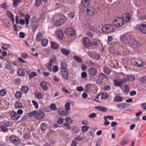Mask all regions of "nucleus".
<instances>
[{
	"label": "nucleus",
	"mask_w": 146,
	"mask_h": 146,
	"mask_svg": "<svg viewBox=\"0 0 146 146\" xmlns=\"http://www.w3.org/2000/svg\"><path fill=\"white\" fill-rule=\"evenodd\" d=\"M102 30L104 33L108 34L113 32L114 31V28L112 25L106 24L103 27Z\"/></svg>",
	"instance_id": "1"
},
{
	"label": "nucleus",
	"mask_w": 146,
	"mask_h": 146,
	"mask_svg": "<svg viewBox=\"0 0 146 146\" xmlns=\"http://www.w3.org/2000/svg\"><path fill=\"white\" fill-rule=\"evenodd\" d=\"M132 36L128 34L123 35L121 36L120 40L125 44L129 43Z\"/></svg>",
	"instance_id": "2"
},
{
	"label": "nucleus",
	"mask_w": 146,
	"mask_h": 146,
	"mask_svg": "<svg viewBox=\"0 0 146 146\" xmlns=\"http://www.w3.org/2000/svg\"><path fill=\"white\" fill-rule=\"evenodd\" d=\"M10 140L14 145L17 146L19 145L21 142L18 137L14 135L10 136Z\"/></svg>",
	"instance_id": "3"
},
{
	"label": "nucleus",
	"mask_w": 146,
	"mask_h": 146,
	"mask_svg": "<svg viewBox=\"0 0 146 146\" xmlns=\"http://www.w3.org/2000/svg\"><path fill=\"white\" fill-rule=\"evenodd\" d=\"M123 22L121 18L117 17L113 21V25L116 27H119L122 26L123 24Z\"/></svg>",
	"instance_id": "4"
},
{
	"label": "nucleus",
	"mask_w": 146,
	"mask_h": 146,
	"mask_svg": "<svg viewBox=\"0 0 146 146\" xmlns=\"http://www.w3.org/2000/svg\"><path fill=\"white\" fill-rule=\"evenodd\" d=\"M131 62L132 64L137 67H141L143 65V62L139 59H133L131 60Z\"/></svg>",
	"instance_id": "5"
},
{
	"label": "nucleus",
	"mask_w": 146,
	"mask_h": 146,
	"mask_svg": "<svg viewBox=\"0 0 146 146\" xmlns=\"http://www.w3.org/2000/svg\"><path fill=\"white\" fill-rule=\"evenodd\" d=\"M129 44L131 46L134 48H137L141 45L140 43L136 41L134 38L132 37Z\"/></svg>",
	"instance_id": "6"
},
{
	"label": "nucleus",
	"mask_w": 146,
	"mask_h": 146,
	"mask_svg": "<svg viewBox=\"0 0 146 146\" xmlns=\"http://www.w3.org/2000/svg\"><path fill=\"white\" fill-rule=\"evenodd\" d=\"M45 113L43 111H38L37 110L36 116L35 118L37 120H39L43 119L44 117Z\"/></svg>",
	"instance_id": "7"
},
{
	"label": "nucleus",
	"mask_w": 146,
	"mask_h": 146,
	"mask_svg": "<svg viewBox=\"0 0 146 146\" xmlns=\"http://www.w3.org/2000/svg\"><path fill=\"white\" fill-rule=\"evenodd\" d=\"M60 73L62 77L66 80L68 78V70L67 68H60Z\"/></svg>",
	"instance_id": "8"
},
{
	"label": "nucleus",
	"mask_w": 146,
	"mask_h": 146,
	"mask_svg": "<svg viewBox=\"0 0 146 146\" xmlns=\"http://www.w3.org/2000/svg\"><path fill=\"white\" fill-rule=\"evenodd\" d=\"M131 16L128 13L124 14L122 15L121 18L124 22H129L131 19Z\"/></svg>",
	"instance_id": "9"
},
{
	"label": "nucleus",
	"mask_w": 146,
	"mask_h": 146,
	"mask_svg": "<svg viewBox=\"0 0 146 146\" xmlns=\"http://www.w3.org/2000/svg\"><path fill=\"white\" fill-rule=\"evenodd\" d=\"M82 42L85 47H88L90 46L91 42L88 38L86 37L82 38Z\"/></svg>",
	"instance_id": "10"
},
{
	"label": "nucleus",
	"mask_w": 146,
	"mask_h": 146,
	"mask_svg": "<svg viewBox=\"0 0 146 146\" xmlns=\"http://www.w3.org/2000/svg\"><path fill=\"white\" fill-rule=\"evenodd\" d=\"M65 33L68 35L72 36L75 34V30L72 28H68L65 31Z\"/></svg>",
	"instance_id": "11"
},
{
	"label": "nucleus",
	"mask_w": 146,
	"mask_h": 146,
	"mask_svg": "<svg viewBox=\"0 0 146 146\" xmlns=\"http://www.w3.org/2000/svg\"><path fill=\"white\" fill-rule=\"evenodd\" d=\"M83 26L85 29L88 30L93 31L94 30V27L89 22H86L84 23Z\"/></svg>",
	"instance_id": "12"
},
{
	"label": "nucleus",
	"mask_w": 146,
	"mask_h": 146,
	"mask_svg": "<svg viewBox=\"0 0 146 146\" xmlns=\"http://www.w3.org/2000/svg\"><path fill=\"white\" fill-rule=\"evenodd\" d=\"M86 11L87 13L90 16H94L96 13L95 9L93 7L88 8Z\"/></svg>",
	"instance_id": "13"
},
{
	"label": "nucleus",
	"mask_w": 146,
	"mask_h": 146,
	"mask_svg": "<svg viewBox=\"0 0 146 146\" xmlns=\"http://www.w3.org/2000/svg\"><path fill=\"white\" fill-rule=\"evenodd\" d=\"M125 80H124V79L122 80L120 79H117L113 80V83L114 85L116 86H120L123 82H125Z\"/></svg>",
	"instance_id": "14"
},
{
	"label": "nucleus",
	"mask_w": 146,
	"mask_h": 146,
	"mask_svg": "<svg viewBox=\"0 0 146 146\" xmlns=\"http://www.w3.org/2000/svg\"><path fill=\"white\" fill-rule=\"evenodd\" d=\"M20 116V115H18L15 111H13L10 113L11 118L13 120H17L19 118Z\"/></svg>",
	"instance_id": "15"
},
{
	"label": "nucleus",
	"mask_w": 146,
	"mask_h": 146,
	"mask_svg": "<svg viewBox=\"0 0 146 146\" xmlns=\"http://www.w3.org/2000/svg\"><path fill=\"white\" fill-rule=\"evenodd\" d=\"M88 74L92 76H96L98 73L97 70L94 67H91L88 70Z\"/></svg>",
	"instance_id": "16"
},
{
	"label": "nucleus",
	"mask_w": 146,
	"mask_h": 146,
	"mask_svg": "<svg viewBox=\"0 0 146 146\" xmlns=\"http://www.w3.org/2000/svg\"><path fill=\"white\" fill-rule=\"evenodd\" d=\"M6 14L8 17L11 20L12 23L14 22V16L12 13L9 11H7L6 12Z\"/></svg>",
	"instance_id": "17"
},
{
	"label": "nucleus",
	"mask_w": 146,
	"mask_h": 146,
	"mask_svg": "<svg viewBox=\"0 0 146 146\" xmlns=\"http://www.w3.org/2000/svg\"><path fill=\"white\" fill-rule=\"evenodd\" d=\"M12 64L8 61L5 63L4 65V68L7 70H10L12 68Z\"/></svg>",
	"instance_id": "18"
},
{
	"label": "nucleus",
	"mask_w": 146,
	"mask_h": 146,
	"mask_svg": "<svg viewBox=\"0 0 146 146\" xmlns=\"http://www.w3.org/2000/svg\"><path fill=\"white\" fill-rule=\"evenodd\" d=\"M130 141L129 138L128 137L124 138L122 140L120 144L123 146L127 144Z\"/></svg>",
	"instance_id": "19"
},
{
	"label": "nucleus",
	"mask_w": 146,
	"mask_h": 146,
	"mask_svg": "<svg viewBox=\"0 0 146 146\" xmlns=\"http://www.w3.org/2000/svg\"><path fill=\"white\" fill-rule=\"evenodd\" d=\"M56 35L60 39H62L63 36V33L62 31L60 29H58L56 31Z\"/></svg>",
	"instance_id": "20"
},
{
	"label": "nucleus",
	"mask_w": 146,
	"mask_h": 146,
	"mask_svg": "<svg viewBox=\"0 0 146 146\" xmlns=\"http://www.w3.org/2000/svg\"><path fill=\"white\" fill-rule=\"evenodd\" d=\"M95 109L103 112H106L108 111V109L107 108L102 106L96 107Z\"/></svg>",
	"instance_id": "21"
},
{
	"label": "nucleus",
	"mask_w": 146,
	"mask_h": 146,
	"mask_svg": "<svg viewBox=\"0 0 146 146\" xmlns=\"http://www.w3.org/2000/svg\"><path fill=\"white\" fill-rule=\"evenodd\" d=\"M135 79V76L132 75H129L126 76V79H124L125 80V81H133Z\"/></svg>",
	"instance_id": "22"
},
{
	"label": "nucleus",
	"mask_w": 146,
	"mask_h": 146,
	"mask_svg": "<svg viewBox=\"0 0 146 146\" xmlns=\"http://www.w3.org/2000/svg\"><path fill=\"white\" fill-rule=\"evenodd\" d=\"M141 33L143 34H146V25L142 24L139 27Z\"/></svg>",
	"instance_id": "23"
},
{
	"label": "nucleus",
	"mask_w": 146,
	"mask_h": 146,
	"mask_svg": "<svg viewBox=\"0 0 146 146\" xmlns=\"http://www.w3.org/2000/svg\"><path fill=\"white\" fill-rule=\"evenodd\" d=\"M61 51L63 54L66 56L68 55L70 52V50L66 48H62L61 50Z\"/></svg>",
	"instance_id": "24"
},
{
	"label": "nucleus",
	"mask_w": 146,
	"mask_h": 146,
	"mask_svg": "<svg viewBox=\"0 0 146 146\" xmlns=\"http://www.w3.org/2000/svg\"><path fill=\"white\" fill-rule=\"evenodd\" d=\"M42 38V33L40 32H39L36 35V41H40Z\"/></svg>",
	"instance_id": "25"
},
{
	"label": "nucleus",
	"mask_w": 146,
	"mask_h": 146,
	"mask_svg": "<svg viewBox=\"0 0 146 146\" xmlns=\"http://www.w3.org/2000/svg\"><path fill=\"white\" fill-rule=\"evenodd\" d=\"M3 25L6 28H8L10 26V24L8 20L7 19H4L3 20Z\"/></svg>",
	"instance_id": "26"
},
{
	"label": "nucleus",
	"mask_w": 146,
	"mask_h": 146,
	"mask_svg": "<svg viewBox=\"0 0 146 146\" xmlns=\"http://www.w3.org/2000/svg\"><path fill=\"white\" fill-rule=\"evenodd\" d=\"M40 84L41 87L44 90H46L48 88L47 84L45 82L42 81L40 83Z\"/></svg>",
	"instance_id": "27"
},
{
	"label": "nucleus",
	"mask_w": 146,
	"mask_h": 146,
	"mask_svg": "<svg viewBox=\"0 0 146 146\" xmlns=\"http://www.w3.org/2000/svg\"><path fill=\"white\" fill-rule=\"evenodd\" d=\"M47 124L45 123H42L40 125L41 129L42 131H45L47 128Z\"/></svg>",
	"instance_id": "28"
},
{
	"label": "nucleus",
	"mask_w": 146,
	"mask_h": 146,
	"mask_svg": "<svg viewBox=\"0 0 146 146\" xmlns=\"http://www.w3.org/2000/svg\"><path fill=\"white\" fill-rule=\"evenodd\" d=\"M51 48L55 49H57L59 47L58 44L54 42H51Z\"/></svg>",
	"instance_id": "29"
},
{
	"label": "nucleus",
	"mask_w": 146,
	"mask_h": 146,
	"mask_svg": "<svg viewBox=\"0 0 146 146\" xmlns=\"http://www.w3.org/2000/svg\"><path fill=\"white\" fill-rule=\"evenodd\" d=\"M14 107L16 109L22 108L23 106L21 102H16L15 104Z\"/></svg>",
	"instance_id": "30"
},
{
	"label": "nucleus",
	"mask_w": 146,
	"mask_h": 146,
	"mask_svg": "<svg viewBox=\"0 0 146 146\" xmlns=\"http://www.w3.org/2000/svg\"><path fill=\"white\" fill-rule=\"evenodd\" d=\"M113 100L114 102H120L123 101V98L121 96H117L114 98Z\"/></svg>",
	"instance_id": "31"
},
{
	"label": "nucleus",
	"mask_w": 146,
	"mask_h": 146,
	"mask_svg": "<svg viewBox=\"0 0 146 146\" xmlns=\"http://www.w3.org/2000/svg\"><path fill=\"white\" fill-rule=\"evenodd\" d=\"M90 3L89 0H82V3L84 6L86 7H88Z\"/></svg>",
	"instance_id": "32"
},
{
	"label": "nucleus",
	"mask_w": 146,
	"mask_h": 146,
	"mask_svg": "<svg viewBox=\"0 0 146 146\" xmlns=\"http://www.w3.org/2000/svg\"><path fill=\"white\" fill-rule=\"evenodd\" d=\"M91 57L94 59L98 60L100 58V56L99 54H91Z\"/></svg>",
	"instance_id": "33"
},
{
	"label": "nucleus",
	"mask_w": 146,
	"mask_h": 146,
	"mask_svg": "<svg viewBox=\"0 0 146 146\" xmlns=\"http://www.w3.org/2000/svg\"><path fill=\"white\" fill-rule=\"evenodd\" d=\"M56 58L54 55L52 56L50 58V61L49 62L50 64L53 65L54 63L56 62Z\"/></svg>",
	"instance_id": "34"
},
{
	"label": "nucleus",
	"mask_w": 146,
	"mask_h": 146,
	"mask_svg": "<svg viewBox=\"0 0 146 146\" xmlns=\"http://www.w3.org/2000/svg\"><path fill=\"white\" fill-rule=\"evenodd\" d=\"M103 69L104 72L107 74H110L111 72V70L109 68L106 66L104 67Z\"/></svg>",
	"instance_id": "35"
},
{
	"label": "nucleus",
	"mask_w": 146,
	"mask_h": 146,
	"mask_svg": "<svg viewBox=\"0 0 146 146\" xmlns=\"http://www.w3.org/2000/svg\"><path fill=\"white\" fill-rule=\"evenodd\" d=\"M48 43L47 39H42L41 40V44L42 46H47Z\"/></svg>",
	"instance_id": "36"
},
{
	"label": "nucleus",
	"mask_w": 146,
	"mask_h": 146,
	"mask_svg": "<svg viewBox=\"0 0 146 146\" xmlns=\"http://www.w3.org/2000/svg\"><path fill=\"white\" fill-rule=\"evenodd\" d=\"M33 19H34V21L32 22L31 23V26H32L33 27L37 28L38 26H37V24L35 22V21H36V19L35 17H33Z\"/></svg>",
	"instance_id": "37"
},
{
	"label": "nucleus",
	"mask_w": 146,
	"mask_h": 146,
	"mask_svg": "<svg viewBox=\"0 0 146 146\" xmlns=\"http://www.w3.org/2000/svg\"><path fill=\"white\" fill-rule=\"evenodd\" d=\"M17 74L20 76H23L25 74L24 71L22 69H19L17 71Z\"/></svg>",
	"instance_id": "38"
},
{
	"label": "nucleus",
	"mask_w": 146,
	"mask_h": 146,
	"mask_svg": "<svg viewBox=\"0 0 146 146\" xmlns=\"http://www.w3.org/2000/svg\"><path fill=\"white\" fill-rule=\"evenodd\" d=\"M92 85L91 84H86L85 87V91H89L91 90Z\"/></svg>",
	"instance_id": "39"
},
{
	"label": "nucleus",
	"mask_w": 146,
	"mask_h": 146,
	"mask_svg": "<svg viewBox=\"0 0 146 146\" xmlns=\"http://www.w3.org/2000/svg\"><path fill=\"white\" fill-rule=\"evenodd\" d=\"M37 110H35L34 111H32L30 112L27 114L28 117H33L34 116H36V114Z\"/></svg>",
	"instance_id": "40"
},
{
	"label": "nucleus",
	"mask_w": 146,
	"mask_h": 146,
	"mask_svg": "<svg viewBox=\"0 0 146 146\" xmlns=\"http://www.w3.org/2000/svg\"><path fill=\"white\" fill-rule=\"evenodd\" d=\"M22 95V92H16L15 94V96L18 99H20Z\"/></svg>",
	"instance_id": "41"
},
{
	"label": "nucleus",
	"mask_w": 146,
	"mask_h": 146,
	"mask_svg": "<svg viewBox=\"0 0 146 146\" xmlns=\"http://www.w3.org/2000/svg\"><path fill=\"white\" fill-rule=\"evenodd\" d=\"M2 48L3 50H7L8 48L11 47V45L9 44H3Z\"/></svg>",
	"instance_id": "42"
},
{
	"label": "nucleus",
	"mask_w": 146,
	"mask_h": 146,
	"mask_svg": "<svg viewBox=\"0 0 146 146\" xmlns=\"http://www.w3.org/2000/svg\"><path fill=\"white\" fill-rule=\"evenodd\" d=\"M73 58L77 62L81 63L82 62V60L81 58L78 56H74Z\"/></svg>",
	"instance_id": "43"
},
{
	"label": "nucleus",
	"mask_w": 146,
	"mask_h": 146,
	"mask_svg": "<svg viewBox=\"0 0 146 146\" xmlns=\"http://www.w3.org/2000/svg\"><path fill=\"white\" fill-rule=\"evenodd\" d=\"M37 75L36 73L35 72H31L29 75V78L30 79H31L34 76H37Z\"/></svg>",
	"instance_id": "44"
},
{
	"label": "nucleus",
	"mask_w": 146,
	"mask_h": 146,
	"mask_svg": "<svg viewBox=\"0 0 146 146\" xmlns=\"http://www.w3.org/2000/svg\"><path fill=\"white\" fill-rule=\"evenodd\" d=\"M66 18L65 17H62L61 18L59 21L61 25H62L64 24L66 22Z\"/></svg>",
	"instance_id": "45"
},
{
	"label": "nucleus",
	"mask_w": 146,
	"mask_h": 146,
	"mask_svg": "<svg viewBox=\"0 0 146 146\" xmlns=\"http://www.w3.org/2000/svg\"><path fill=\"white\" fill-rule=\"evenodd\" d=\"M108 95V94L104 92H103L102 94V98L104 100L107 99Z\"/></svg>",
	"instance_id": "46"
},
{
	"label": "nucleus",
	"mask_w": 146,
	"mask_h": 146,
	"mask_svg": "<svg viewBox=\"0 0 146 146\" xmlns=\"http://www.w3.org/2000/svg\"><path fill=\"white\" fill-rule=\"evenodd\" d=\"M70 104L69 102L66 103L65 106V110L67 111H69L70 110Z\"/></svg>",
	"instance_id": "47"
},
{
	"label": "nucleus",
	"mask_w": 146,
	"mask_h": 146,
	"mask_svg": "<svg viewBox=\"0 0 146 146\" xmlns=\"http://www.w3.org/2000/svg\"><path fill=\"white\" fill-rule=\"evenodd\" d=\"M41 2V0H35V5L36 7H38L40 5Z\"/></svg>",
	"instance_id": "48"
},
{
	"label": "nucleus",
	"mask_w": 146,
	"mask_h": 146,
	"mask_svg": "<svg viewBox=\"0 0 146 146\" xmlns=\"http://www.w3.org/2000/svg\"><path fill=\"white\" fill-rule=\"evenodd\" d=\"M30 17V16L27 14H26V16L25 17V23L27 25L29 24V19Z\"/></svg>",
	"instance_id": "49"
},
{
	"label": "nucleus",
	"mask_w": 146,
	"mask_h": 146,
	"mask_svg": "<svg viewBox=\"0 0 146 146\" xmlns=\"http://www.w3.org/2000/svg\"><path fill=\"white\" fill-rule=\"evenodd\" d=\"M89 127L88 126L84 125L82 127V131L83 132H86L88 129Z\"/></svg>",
	"instance_id": "50"
},
{
	"label": "nucleus",
	"mask_w": 146,
	"mask_h": 146,
	"mask_svg": "<svg viewBox=\"0 0 146 146\" xmlns=\"http://www.w3.org/2000/svg\"><path fill=\"white\" fill-rule=\"evenodd\" d=\"M60 68H67V65L65 62H62L61 63Z\"/></svg>",
	"instance_id": "51"
},
{
	"label": "nucleus",
	"mask_w": 146,
	"mask_h": 146,
	"mask_svg": "<svg viewBox=\"0 0 146 146\" xmlns=\"http://www.w3.org/2000/svg\"><path fill=\"white\" fill-rule=\"evenodd\" d=\"M64 121V119L63 118L59 117L57 121V123L58 124L60 125L63 123Z\"/></svg>",
	"instance_id": "52"
},
{
	"label": "nucleus",
	"mask_w": 146,
	"mask_h": 146,
	"mask_svg": "<svg viewBox=\"0 0 146 146\" xmlns=\"http://www.w3.org/2000/svg\"><path fill=\"white\" fill-rule=\"evenodd\" d=\"M21 90L22 91H28L29 90V88L27 86H23L21 87Z\"/></svg>",
	"instance_id": "53"
},
{
	"label": "nucleus",
	"mask_w": 146,
	"mask_h": 146,
	"mask_svg": "<svg viewBox=\"0 0 146 146\" xmlns=\"http://www.w3.org/2000/svg\"><path fill=\"white\" fill-rule=\"evenodd\" d=\"M1 128L2 131L4 132H6L8 130V129L5 125H1Z\"/></svg>",
	"instance_id": "54"
},
{
	"label": "nucleus",
	"mask_w": 146,
	"mask_h": 146,
	"mask_svg": "<svg viewBox=\"0 0 146 146\" xmlns=\"http://www.w3.org/2000/svg\"><path fill=\"white\" fill-rule=\"evenodd\" d=\"M50 108L51 109L53 110H56L57 109L56 106L54 104H52L51 105Z\"/></svg>",
	"instance_id": "55"
},
{
	"label": "nucleus",
	"mask_w": 146,
	"mask_h": 146,
	"mask_svg": "<svg viewBox=\"0 0 146 146\" xmlns=\"http://www.w3.org/2000/svg\"><path fill=\"white\" fill-rule=\"evenodd\" d=\"M97 116L96 114L95 113H92L88 115V117L90 118H92L96 117Z\"/></svg>",
	"instance_id": "56"
},
{
	"label": "nucleus",
	"mask_w": 146,
	"mask_h": 146,
	"mask_svg": "<svg viewBox=\"0 0 146 146\" xmlns=\"http://www.w3.org/2000/svg\"><path fill=\"white\" fill-rule=\"evenodd\" d=\"M35 96L38 99L41 98L42 97V94L40 93H37L36 92Z\"/></svg>",
	"instance_id": "57"
},
{
	"label": "nucleus",
	"mask_w": 146,
	"mask_h": 146,
	"mask_svg": "<svg viewBox=\"0 0 146 146\" xmlns=\"http://www.w3.org/2000/svg\"><path fill=\"white\" fill-rule=\"evenodd\" d=\"M72 131L74 133H78L80 130L77 128L75 127H74L72 129Z\"/></svg>",
	"instance_id": "58"
},
{
	"label": "nucleus",
	"mask_w": 146,
	"mask_h": 146,
	"mask_svg": "<svg viewBox=\"0 0 146 146\" xmlns=\"http://www.w3.org/2000/svg\"><path fill=\"white\" fill-rule=\"evenodd\" d=\"M32 102L35 108L36 109H37L38 107V104L34 100H32Z\"/></svg>",
	"instance_id": "59"
},
{
	"label": "nucleus",
	"mask_w": 146,
	"mask_h": 146,
	"mask_svg": "<svg viewBox=\"0 0 146 146\" xmlns=\"http://www.w3.org/2000/svg\"><path fill=\"white\" fill-rule=\"evenodd\" d=\"M13 4L15 5L16 7L21 1V0H13Z\"/></svg>",
	"instance_id": "60"
},
{
	"label": "nucleus",
	"mask_w": 146,
	"mask_h": 146,
	"mask_svg": "<svg viewBox=\"0 0 146 146\" xmlns=\"http://www.w3.org/2000/svg\"><path fill=\"white\" fill-rule=\"evenodd\" d=\"M52 70L54 72H57L58 70V66L56 65L54 66L52 68Z\"/></svg>",
	"instance_id": "61"
},
{
	"label": "nucleus",
	"mask_w": 146,
	"mask_h": 146,
	"mask_svg": "<svg viewBox=\"0 0 146 146\" xmlns=\"http://www.w3.org/2000/svg\"><path fill=\"white\" fill-rule=\"evenodd\" d=\"M117 108L123 109L125 108L124 104L122 103L120 104H118L117 105Z\"/></svg>",
	"instance_id": "62"
},
{
	"label": "nucleus",
	"mask_w": 146,
	"mask_h": 146,
	"mask_svg": "<svg viewBox=\"0 0 146 146\" xmlns=\"http://www.w3.org/2000/svg\"><path fill=\"white\" fill-rule=\"evenodd\" d=\"M138 17L139 19H141L144 20L146 19V14L144 15H138Z\"/></svg>",
	"instance_id": "63"
},
{
	"label": "nucleus",
	"mask_w": 146,
	"mask_h": 146,
	"mask_svg": "<svg viewBox=\"0 0 146 146\" xmlns=\"http://www.w3.org/2000/svg\"><path fill=\"white\" fill-rule=\"evenodd\" d=\"M140 81L143 83L146 82V76H144L141 78L140 79Z\"/></svg>",
	"instance_id": "64"
}]
</instances>
